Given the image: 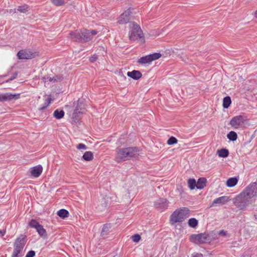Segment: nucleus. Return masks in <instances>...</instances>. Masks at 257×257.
<instances>
[{
	"label": "nucleus",
	"instance_id": "38",
	"mask_svg": "<svg viewBox=\"0 0 257 257\" xmlns=\"http://www.w3.org/2000/svg\"><path fill=\"white\" fill-rule=\"evenodd\" d=\"M35 255V252L33 250H30L27 253L25 257H34Z\"/></svg>",
	"mask_w": 257,
	"mask_h": 257
},
{
	"label": "nucleus",
	"instance_id": "16",
	"mask_svg": "<svg viewBox=\"0 0 257 257\" xmlns=\"http://www.w3.org/2000/svg\"><path fill=\"white\" fill-rule=\"evenodd\" d=\"M43 168L41 165L35 166L31 169V175L34 177H38L42 172Z\"/></svg>",
	"mask_w": 257,
	"mask_h": 257
},
{
	"label": "nucleus",
	"instance_id": "19",
	"mask_svg": "<svg viewBox=\"0 0 257 257\" xmlns=\"http://www.w3.org/2000/svg\"><path fill=\"white\" fill-rule=\"evenodd\" d=\"M206 179L205 178H199L196 183L197 189H201L206 186Z\"/></svg>",
	"mask_w": 257,
	"mask_h": 257
},
{
	"label": "nucleus",
	"instance_id": "4",
	"mask_svg": "<svg viewBox=\"0 0 257 257\" xmlns=\"http://www.w3.org/2000/svg\"><path fill=\"white\" fill-rule=\"evenodd\" d=\"M129 38L131 41H135L143 37V32L140 26L135 22L129 24Z\"/></svg>",
	"mask_w": 257,
	"mask_h": 257
},
{
	"label": "nucleus",
	"instance_id": "9",
	"mask_svg": "<svg viewBox=\"0 0 257 257\" xmlns=\"http://www.w3.org/2000/svg\"><path fill=\"white\" fill-rule=\"evenodd\" d=\"M185 210V209H180L175 211L170 217V221L171 223L174 224L178 222L182 221L184 219Z\"/></svg>",
	"mask_w": 257,
	"mask_h": 257
},
{
	"label": "nucleus",
	"instance_id": "36",
	"mask_svg": "<svg viewBox=\"0 0 257 257\" xmlns=\"http://www.w3.org/2000/svg\"><path fill=\"white\" fill-rule=\"evenodd\" d=\"M108 225L107 224H105L103 225V227H102V231H101V235H105L106 234L105 233V232L107 231L108 229Z\"/></svg>",
	"mask_w": 257,
	"mask_h": 257
},
{
	"label": "nucleus",
	"instance_id": "2",
	"mask_svg": "<svg viewBox=\"0 0 257 257\" xmlns=\"http://www.w3.org/2000/svg\"><path fill=\"white\" fill-rule=\"evenodd\" d=\"M138 150L136 148H126L116 150V160L120 162L128 160L138 154Z\"/></svg>",
	"mask_w": 257,
	"mask_h": 257
},
{
	"label": "nucleus",
	"instance_id": "10",
	"mask_svg": "<svg viewBox=\"0 0 257 257\" xmlns=\"http://www.w3.org/2000/svg\"><path fill=\"white\" fill-rule=\"evenodd\" d=\"M38 55L37 52H33L29 50H21L17 54V56L19 59H31Z\"/></svg>",
	"mask_w": 257,
	"mask_h": 257
},
{
	"label": "nucleus",
	"instance_id": "43",
	"mask_svg": "<svg viewBox=\"0 0 257 257\" xmlns=\"http://www.w3.org/2000/svg\"><path fill=\"white\" fill-rule=\"evenodd\" d=\"M21 255H19V254H16L13 252L12 257H21Z\"/></svg>",
	"mask_w": 257,
	"mask_h": 257
},
{
	"label": "nucleus",
	"instance_id": "6",
	"mask_svg": "<svg viewBox=\"0 0 257 257\" xmlns=\"http://www.w3.org/2000/svg\"><path fill=\"white\" fill-rule=\"evenodd\" d=\"M246 120V117L244 116L236 115L231 119L229 123L234 128H238L244 126Z\"/></svg>",
	"mask_w": 257,
	"mask_h": 257
},
{
	"label": "nucleus",
	"instance_id": "44",
	"mask_svg": "<svg viewBox=\"0 0 257 257\" xmlns=\"http://www.w3.org/2000/svg\"><path fill=\"white\" fill-rule=\"evenodd\" d=\"M57 77H53L52 78H50V81H53V82H55V81H57Z\"/></svg>",
	"mask_w": 257,
	"mask_h": 257
},
{
	"label": "nucleus",
	"instance_id": "33",
	"mask_svg": "<svg viewBox=\"0 0 257 257\" xmlns=\"http://www.w3.org/2000/svg\"><path fill=\"white\" fill-rule=\"evenodd\" d=\"M177 141H178L176 138L173 137H171L167 141V144L169 145H172L176 144L177 143Z\"/></svg>",
	"mask_w": 257,
	"mask_h": 257
},
{
	"label": "nucleus",
	"instance_id": "5",
	"mask_svg": "<svg viewBox=\"0 0 257 257\" xmlns=\"http://www.w3.org/2000/svg\"><path fill=\"white\" fill-rule=\"evenodd\" d=\"M208 234L204 233L193 234L189 237L191 242L195 244H201L207 242L209 240Z\"/></svg>",
	"mask_w": 257,
	"mask_h": 257
},
{
	"label": "nucleus",
	"instance_id": "42",
	"mask_svg": "<svg viewBox=\"0 0 257 257\" xmlns=\"http://www.w3.org/2000/svg\"><path fill=\"white\" fill-rule=\"evenodd\" d=\"M6 233V231L0 230V234L2 236H3Z\"/></svg>",
	"mask_w": 257,
	"mask_h": 257
},
{
	"label": "nucleus",
	"instance_id": "39",
	"mask_svg": "<svg viewBox=\"0 0 257 257\" xmlns=\"http://www.w3.org/2000/svg\"><path fill=\"white\" fill-rule=\"evenodd\" d=\"M97 56L96 55H93L92 57L90 58V61L91 62H93L97 59Z\"/></svg>",
	"mask_w": 257,
	"mask_h": 257
},
{
	"label": "nucleus",
	"instance_id": "7",
	"mask_svg": "<svg viewBox=\"0 0 257 257\" xmlns=\"http://www.w3.org/2000/svg\"><path fill=\"white\" fill-rule=\"evenodd\" d=\"M243 191L254 202L255 197H257V183L250 184Z\"/></svg>",
	"mask_w": 257,
	"mask_h": 257
},
{
	"label": "nucleus",
	"instance_id": "13",
	"mask_svg": "<svg viewBox=\"0 0 257 257\" xmlns=\"http://www.w3.org/2000/svg\"><path fill=\"white\" fill-rule=\"evenodd\" d=\"M24 246V239L20 238H17L15 242L13 252L16 254H20L22 251Z\"/></svg>",
	"mask_w": 257,
	"mask_h": 257
},
{
	"label": "nucleus",
	"instance_id": "17",
	"mask_svg": "<svg viewBox=\"0 0 257 257\" xmlns=\"http://www.w3.org/2000/svg\"><path fill=\"white\" fill-rule=\"evenodd\" d=\"M127 75L135 80H138L142 76V73L138 70H133L131 72L128 71L127 73Z\"/></svg>",
	"mask_w": 257,
	"mask_h": 257
},
{
	"label": "nucleus",
	"instance_id": "1",
	"mask_svg": "<svg viewBox=\"0 0 257 257\" xmlns=\"http://www.w3.org/2000/svg\"><path fill=\"white\" fill-rule=\"evenodd\" d=\"M98 33L95 30L83 29L76 30L69 33L68 38L72 41L78 42H87L91 41Z\"/></svg>",
	"mask_w": 257,
	"mask_h": 257
},
{
	"label": "nucleus",
	"instance_id": "30",
	"mask_svg": "<svg viewBox=\"0 0 257 257\" xmlns=\"http://www.w3.org/2000/svg\"><path fill=\"white\" fill-rule=\"evenodd\" d=\"M188 185L191 190L194 189L196 187V182L194 179H189L188 180Z\"/></svg>",
	"mask_w": 257,
	"mask_h": 257
},
{
	"label": "nucleus",
	"instance_id": "12",
	"mask_svg": "<svg viewBox=\"0 0 257 257\" xmlns=\"http://www.w3.org/2000/svg\"><path fill=\"white\" fill-rule=\"evenodd\" d=\"M20 94H12L11 93L0 94V102L17 100L20 98Z\"/></svg>",
	"mask_w": 257,
	"mask_h": 257
},
{
	"label": "nucleus",
	"instance_id": "24",
	"mask_svg": "<svg viewBox=\"0 0 257 257\" xmlns=\"http://www.w3.org/2000/svg\"><path fill=\"white\" fill-rule=\"evenodd\" d=\"M82 158L87 161H91L93 158V154L90 151L86 152L83 155Z\"/></svg>",
	"mask_w": 257,
	"mask_h": 257
},
{
	"label": "nucleus",
	"instance_id": "18",
	"mask_svg": "<svg viewBox=\"0 0 257 257\" xmlns=\"http://www.w3.org/2000/svg\"><path fill=\"white\" fill-rule=\"evenodd\" d=\"M228 201V197L226 196H221L215 199L213 201V204H224Z\"/></svg>",
	"mask_w": 257,
	"mask_h": 257
},
{
	"label": "nucleus",
	"instance_id": "25",
	"mask_svg": "<svg viewBox=\"0 0 257 257\" xmlns=\"http://www.w3.org/2000/svg\"><path fill=\"white\" fill-rule=\"evenodd\" d=\"M231 102V98L229 96H226L223 98V107L224 108H227Z\"/></svg>",
	"mask_w": 257,
	"mask_h": 257
},
{
	"label": "nucleus",
	"instance_id": "37",
	"mask_svg": "<svg viewBox=\"0 0 257 257\" xmlns=\"http://www.w3.org/2000/svg\"><path fill=\"white\" fill-rule=\"evenodd\" d=\"M77 148L79 150H86L87 147L83 144H79L77 146Z\"/></svg>",
	"mask_w": 257,
	"mask_h": 257
},
{
	"label": "nucleus",
	"instance_id": "31",
	"mask_svg": "<svg viewBox=\"0 0 257 257\" xmlns=\"http://www.w3.org/2000/svg\"><path fill=\"white\" fill-rule=\"evenodd\" d=\"M28 9L29 7L27 5L19 6L17 9L18 11L23 13H26L28 11Z\"/></svg>",
	"mask_w": 257,
	"mask_h": 257
},
{
	"label": "nucleus",
	"instance_id": "29",
	"mask_svg": "<svg viewBox=\"0 0 257 257\" xmlns=\"http://www.w3.org/2000/svg\"><path fill=\"white\" fill-rule=\"evenodd\" d=\"M227 137L229 140L234 141L237 139V135L235 132L231 131L227 134Z\"/></svg>",
	"mask_w": 257,
	"mask_h": 257
},
{
	"label": "nucleus",
	"instance_id": "45",
	"mask_svg": "<svg viewBox=\"0 0 257 257\" xmlns=\"http://www.w3.org/2000/svg\"><path fill=\"white\" fill-rule=\"evenodd\" d=\"M254 16L256 18H257V10L255 11L254 13Z\"/></svg>",
	"mask_w": 257,
	"mask_h": 257
},
{
	"label": "nucleus",
	"instance_id": "34",
	"mask_svg": "<svg viewBox=\"0 0 257 257\" xmlns=\"http://www.w3.org/2000/svg\"><path fill=\"white\" fill-rule=\"evenodd\" d=\"M51 98L50 97H48L45 100V105L42 107L41 108H40V109L43 110L45 108H46L49 105V104L51 103Z\"/></svg>",
	"mask_w": 257,
	"mask_h": 257
},
{
	"label": "nucleus",
	"instance_id": "23",
	"mask_svg": "<svg viewBox=\"0 0 257 257\" xmlns=\"http://www.w3.org/2000/svg\"><path fill=\"white\" fill-rule=\"evenodd\" d=\"M217 154L220 157L226 158L229 155V152L227 149H222L217 150Z\"/></svg>",
	"mask_w": 257,
	"mask_h": 257
},
{
	"label": "nucleus",
	"instance_id": "40",
	"mask_svg": "<svg viewBox=\"0 0 257 257\" xmlns=\"http://www.w3.org/2000/svg\"><path fill=\"white\" fill-rule=\"evenodd\" d=\"M192 257H203L201 253H197L192 255Z\"/></svg>",
	"mask_w": 257,
	"mask_h": 257
},
{
	"label": "nucleus",
	"instance_id": "8",
	"mask_svg": "<svg viewBox=\"0 0 257 257\" xmlns=\"http://www.w3.org/2000/svg\"><path fill=\"white\" fill-rule=\"evenodd\" d=\"M161 56L162 55L160 53H155L154 54L141 57L138 60V62L141 64H150L153 61L160 58Z\"/></svg>",
	"mask_w": 257,
	"mask_h": 257
},
{
	"label": "nucleus",
	"instance_id": "14",
	"mask_svg": "<svg viewBox=\"0 0 257 257\" xmlns=\"http://www.w3.org/2000/svg\"><path fill=\"white\" fill-rule=\"evenodd\" d=\"M168 201L166 199L160 198L155 202V206L158 209L164 210L168 207Z\"/></svg>",
	"mask_w": 257,
	"mask_h": 257
},
{
	"label": "nucleus",
	"instance_id": "20",
	"mask_svg": "<svg viewBox=\"0 0 257 257\" xmlns=\"http://www.w3.org/2000/svg\"><path fill=\"white\" fill-rule=\"evenodd\" d=\"M237 182L238 180L236 178H230L227 180L226 185L227 187H232L236 185Z\"/></svg>",
	"mask_w": 257,
	"mask_h": 257
},
{
	"label": "nucleus",
	"instance_id": "21",
	"mask_svg": "<svg viewBox=\"0 0 257 257\" xmlns=\"http://www.w3.org/2000/svg\"><path fill=\"white\" fill-rule=\"evenodd\" d=\"M36 229L41 236L45 237L47 236L46 231L42 225H38Z\"/></svg>",
	"mask_w": 257,
	"mask_h": 257
},
{
	"label": "nucleus",
	"instance_id": "26",
	"mask_svg": "<svg viewBox=\"0 0 257 257\" xmlns=\"http://www.w3.org/2000/svg\"><path fill=\"white\" fill-rule=\"evenodd\" d=\"M188 225L192 228H195L198 224V220L195 218H190L188 222Z\"/></svg>",
	"mask_w": 257,
	"mask_h": 257
},
{
	"label": "nucleus",
	"instance_id": "28",
	"mask_svg": "<svg viewBox=\"0 0 257 257\" xmlns=\"http://www.w3.org/2000/svg\"><path fill=\"white\" fill-rule=\"evenodd\" d=\"M68 214V211L64 209H60L57 212V215L62 218L67 217Z\"/></svg>",
	"mask_w": 257,
	"mask_h": 257
},
{
	"label": "nucleus",
	"instance_id": "22",
	"mask_svg": "<svg viewBox=\"0 0 257 257\" xmlns=\"http://www.w3.org/2000/svg\"><path fill=\"white\" fill-rule=\"evenodd\" d=\"M64 111L63 110L56 109L53 113V116L56 119H61L64 115Z\"/></svg>",
	"mask_w": 257,
	"mask_h": 257
},
{
	"label": "nucleus",
	"instance_id": "35",
	"mask_svg": "<svg viewBox=\"0 0 257 257\" xmlns=\"http://www.w3.org/2000/svg\"><path fill=\"white\" fill-rule=\"evenodd\" d=\"M132 240L136 242H138L141 239V236L138 234H136L132 236Z\"/></svg>",
	"mask_w": 257,
	"mask_h": 257
},
{
	"label": "nucleus",
	"instance_id": "11",
	"mask_svg": "<svg viewBox=\"0 0 257 257\" xmlns=\"http://www.w3.org/2000/svg\"><path fill=\"white\" fill-rule=\"evenodd\" d=\"M131 14L132 13L129 9L124 11L118 18V23L121 25L128 23L131 19Z\"/></svg>",
	"mask_w": 257,
	"mask_h": 257
},
{
	"label": "nucleus",
	"instance_id": "32",
	"mask_svg": "<svg viewBox=\"0 0 257 257\" xmlns=\"http://www.w3.org/2000/svg\"><path fill=\"white\" fill-rule=\"evenodd\" d=\"M40 224L38 222H37L36 220L34 219H32L31 221L29 222V225L30 227L37 228V226L38 225H40Z\"/></svg>",
	"mask_w": 257,
	"mask_h": 257
},
{
	"label": "nucleus",
	"instance_id": "27",
	"mask_svg": "<svg viewBox=\"0 0 257 257\" xmlns=\"http://www.w3.org/2000/svg\"><path fill=\"white\" fill-rule=\"evenodd\" d=\"M68 0H51V2L55 6L60 7L64 5Z\"/></svg>",
	"mask_w": 257,
	"mask_h": 257
},
{
	"label": "nucleus",
	"instance_id": "15",
	"mask_svg": "<svg viewBox=\"0 0 257 257\" xmlns=\"http://www.w3.org/2000/svg\"><path fill=\"white\" fill-rule=\"evenodd\" d=\"M82 102L80 99H79L78 100V104L76 106V108L75 109L73 114H72V118L74 119L75 117H76V116L78 115V114H79L80 113H83L84 111V108L81 107Z\"/></svg>",
	"mask_w": 257,
	"mask_h": 257
},
{
	"label": "nucleus",
	"instance_id": "41",
	"mask_svg": "<svg viewBox=\"0 0 257 257\" xmlns=\"http://www.w3.org/2000/svg\"><path fill=\"white\" fill-rule=\"evenodd\" d=\"M226 232L224 231V230H220L219 231V235H223V236H225L226 235Z\"/></svg>",
	"mask_w": 257,
	"mask_h": 257
},
{
	"label": "nucleus",
	"instance_id": "3",
	"mask_svg": "<svg viewBox=\"0 0 257 257\" xmlns=\"http://www.w3.org/2000/svg\"><path fill=\"white\" fill-rule=\"evenodd\" d=\"M253 202L251 198L246 195L244 191L242 192L233 200L234 205L240 209L245 208Z\"/></svg>",
	"mask_w": 257,
	"mask_h": 257
}]
</instances>
